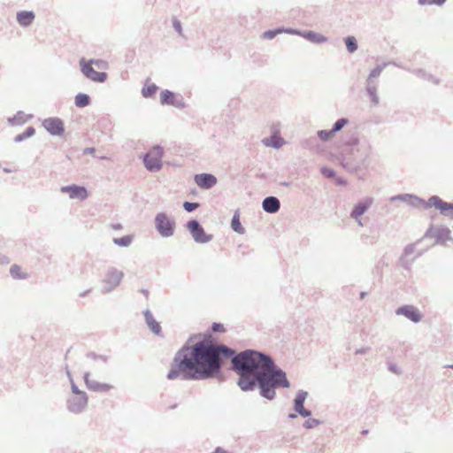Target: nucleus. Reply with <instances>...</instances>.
<instances>
[{
  "label": "nucleus",
  "mask_w": 453,
  "mask_h": 453,
  "mask_svg": "<svg viewBox=\"0 0 453 453\" xmlns=\"http://www.w3.org/2000/svg\"><path fill=\"white\" fill-rule=\"evenodd\" d=\"M87 357L92 358L95 361H102L103 363H107V361H108V357H106V356H97L95 353H88L87 355Z\"/></svg>",
  "instance_id": "obj_45"
},
{
  "label": "nucleus",
  "mask_w": 453,
  "mask_h": 453,
  "mask_svg": "<svg viewBox=\"0 0 453 453\" xmlns=\"http://www.w3.org/2000/svg\"><path fill=\"white\" fill-rule=\"evenodd\" d=\"M160 104L162 105H172L178 109H184L186 107L183 98L180 96H177L173 92L168 89L161 91Z\"/></svg>",
  "instance_id": "obj_9"
},
{
  "label": "nucleus",
  "mask_w": 453,
  "mask_h": 453,
  "mask_svg": "<svg viewBox=\"0 0 453 453\" xmlns=\"http://www.w3.org/2000/svg\"><path fill=\"white\" fill-rule=\"evenodd\" d=\"M429 204L434 205L442 215L453 218V203L444 202L439 196H433Z\"/></svg>",
  "instance_id": "obj_15"
},
{
  "label": "nucleus",
  "mask_w": 453,
  "mask_h": 453,
  "mask_svg": "<svg viewBox=\"0 0 453 453\" xmlns=\"http://www.w3.org/2000/svg\"><path fill=\"white\" fill-rule=\"evenodd\" d=\"M320 424V421L317 418H308L303 423V427L307 429H311L318 426Z\"/></svg>",
  "instance_id": "obj_39"
},
{
  "label": "nucleus",
  "mask_w": 453,
  "mask_h": 453,
  "mask_svg": "<svg viewBox=\"0 0 453 453\" xmlns=\"http://www.w3.org/2000/svg\"><path fill=\"white\" fill-rule=\"evenodd\" d=\"M70 384H71V392H72L71 395H80V394H87L85 391L79 389L78 386L75 384V382L73 380H72V382H70Z\"/></svg>",
  "instance_id": "obj_44"
},
{
  "label": "nucleus",
  "mask_w": 453,
  "mask_h": 453,
  "mask_svg": "<svg viewBox=\"0 0 453 453\" xmlns=\"http://www.w3.org/2000/svg\"><path fill=\"white\" fill-rule=\"evenodd\" d=\"M231 227L232 229L238 233V234H244L245 233V229L244 227L242 226L241 224V221H240V215H239V212L238 211H236L233 216V219L231 220Z\"/></svg>",
  "instance_id": "obj_25"
},
{
  "label": "nucleus",
  "mask_w": 453,
  "mask_h": 453,
  "mask_svg": "<svg viewBox=\"0 0 453 453\" xmlns=\"http://www.w3.org/2000/svg\"><path fill=\"white\" fill-rule=\"evenodd\" d=\"M372 203V197H365L362 199L354 206L349 215L350 218L354 219L358 224V226H363L364 224L362 222L361 216H363L368 211Z\"/></svg>",
  "instance_id": "obj_8"
},
{
  "label": "nucleus",
  "mask_w": 453,
  "mask_h": 453,
  "mask_svg": "<svg viewBox=\"0 0 453 453\" xmlns=\"http://www.w3.org/2000/svg\"><path fill=\"white\" fill-rule=\"evenodd\" d=\"M337 183L339 185H344V184H346V181L340 178V179L337 180Z\"/></svg>",
  "instance_id": "obj_59"
},
{
  "label": "nucleus",
  "mask_w": 453,
  "mask_h": 453,
  "mask_svg": "<svg viewBox=\"0 0 453 453\" xmlns=\"http://www.w3.org/2000/svg\"><path fill=\"white\" fill-rule=\"evenodd\" d=\"M282 186H285V187H289L290 186V183L288 182V181H283L280 183Z\"/></svg>",
  "instance_id": "obj_63"
},
{
  "label": "nucleus",
  "mask_w": 453,
  "mask_h": 453,
  "mask_svg": "<svg viewBox=\"0 0 453 453\" xmlns=\"http://www.w3.org/2000/svg\"><path fill=\"white\" fill-rule=\"evenodd\" d=\"M200 206V204L198 203H195V202H184L183 203V208L185 209V211H187L188 212H192L194 211L195 210H196L198 207Z\"/></svg>",
  "instance_id": "obj_40"
},
{
  "label": "nucleus",
  "mask_w": 453,
  "mask_h": 453,
  "mask_svg": "<svg viewBox=\"0 0 453 453\" xmlns=\"http://www.w3.org/2000/svg\"><path fill=\"white\" fill-rule=\"evenodd\" d=\"M132 241V235H125L120 238H113L112 240L113 243L119 247H128L131 245Z\"/></svg>",
  "instance_id": "obj_30"
},
{
  "label": "nucleus",
  "mask_w": 453,
  "mask_h": 453,
  "mask_svg": "<svg viewBox=\"0 0 453 453\" xmlns=\"http://www.w3.org/2000/svg\"><path fill=\"white\" fill-rule=\"evenodd\" d=\"M24 140H25V138H23V136L21 135V134H19L16 135V136H15V138H14V141H15L16 142H22V141H24Z\"/></svg>",
  "instance_id": "obj_55"
},
{
  "label": "nucleus",
  "mask_w": 453,
  "mask_h": 453,
  "mask_svg": "<svg viewBox=\"0 0 453 453\" xmlns=\"http://www.w3.org/2000/svg\"><path fill=\"white\" fill-rule=\"evenodd\" d=\"M450 230L448 227L444 226H437V227H430L425 237H433L436 239V243L442 242L447 240H451L450 237Z\"/></svg>",
  "instance_id": "obj_14"
},
{
  "label": "nucleus",
  "mask_w": 453,
  "mask_h": 453,
  "mask_svg": "<svg viewBox=\"0 0 453 453\" xmlns=\"http://www.w3.org/2000/svg\"><path fill=\"white\" fill-rule=\"evenodd\" d=\"M91 373L86 372L83 379L87 388L94 392H108L112 388V386L107 383H101L90 378Z\"/></svg>",
  "instance_id": "obj_16"
},
{
  "label": "nucleus",
  "mask_w": 453,
  "mask_h": 453,
  "mask_svg": "<svg viewBox=\"0 0 453 453\" xmlns=\"http://www.w3.org/2000/svg\"><path fill=\"white\" fill-rule=\"evenodd\" d=\"M366 295H367V293H366V292H364V291H363V292H361V293H360V298H361V299H364V298L366 296Z\"/></svg>",
  "instance_id": "obj_61"
},
{
  "label": "nucleus",
  "mask_w": 453,
  "mask_h": 453,
  "mask_svg": "<svg viewBox=\"0 0 453 453\" xmlns=\"http://www.w3.org/2000/svg\"><path fill=\"white\" fill-rule=\"evenodd\" d=\"M35 128L33 127H28L23 133H21V135L26 140V139L33 136L35 134Z\"/></svg>",
  "instance_id": "obj_48"
},
{
  "label": "nucleus",
  "mask_w": 453,
  "mask_h": 453,
  "mask_svg": "<svg viewBox=\"0 0 453 453\" xmlns=\"http://www.w3.org/2000/svg\"><path fill=\"white\" fill-rule=\"evenodd\" d=\"M103 284H104L103 289H102L103 293H110L117 288V287H113L112 283H103Z\"/></svg>",
  "instance_id": "obj_50"
},
{
  "label": "nucleus",
  "mask_w": 453,
  "mask_h": 453,
  "mask_svg": "<svg viewBox=\"0 0 453 453\" xmlns=\"http://www.w3.org/2000/svg\"><path fill=\"white\" fill-rule=\"evenodd\" d=\"M344 42L349 53H353L357 50V41L354 36H347Z\"/></svg>",
  "instance_id": "obj_31"
},
{
  "label": "nucleus",
  "mask_w": 453,
  "mask_h": 453,
  "mask_svg": "<svg viewBox=\"0 0 453 453\" xmlns=\"http://www.w3.org/2000/svg\"><path fill=\"white\" fill-rule=\"evenodd\" d=\"M446 0H418L420 5H437L441 6L444 4Z\"/></svg>",
  "instance_id": "obj_38"
},
{
  "label": "nucleus",
  "mask_w": 453,
  "mask_h": 453,
  "mask_svg": "<svg viewBox=\"0 0 453 453\" xmlns=\"http://www.w3.org/2000/svg\"><path fill=\"white\" fill-rule=\"evenodd\" d=\"M65 372H66V375L68 377L69 381L72 382V380H73V379L71 372H70V370L68 369L67 366L65 367Z\"/></svg>",
  "instance_id": "obj_54"
},
{
  "label": "nucleus",
  "mask_w": 453,
  "mask_h": 453,
  "mask_svg": "<svg viewBox=\"0 0 453 453\" xmlns=\"http://www.w3.org/2000/svg\"><path fill=\"white\" fill-rule=\"evenodd\" d=\"M95 152V148L91 147V148H86L84 150V154H92Z\"/></svg>",
  "instance_id": "obj_56"
},
{
  "label": "nucleus",
  "mask_w": 453,
  "mask_h": 453,
  "mask_svg": "<svg viewBox=\"0 0 453 453\" xmlns=\"http://www.w3.org/2000/svg\"><path fill=\"white\" fill-rule=\"evenodd\" d=\"M415 251V244H409L407 245L403 250V254L402 257V261H403L405 258H407L409 256H411Z\"/></svg>",
  "instance_id": "obj_42"
},
{
  "label": "nucleus",
  "mask_w": 453,
  "mask_h": 453,
  "mask_svg": "<svg viewBox=\"0 0 453 453\" xmlns=\"http://www.w3.org/2000/svg\"><path fill=\"white\" fill-rule=\"evenodd\" d=\"M287 32L292 35H302L303 38L314 43H324L327 41V38L325 35L318 34L311 30L302 32L296 29H288Z\"/></svg>",
  "instance_id": "obj_18"
},
{
  "label": "nucleus",
  "mask_w": 453,
  "mask_h": 453,
  "mask_svg": "<svg viewBox=\"0 0 453 453\" xmlns=\"http://www.w3.org/2000/svg\"><path fill=\"white\" fill-rule=\"evenodd\" d=\"M154 225L160 236L164 238H169L174 234L176 227L175 220L165 212H158L155 216Z\"/></svg>",
  "instance_id": "obj_2"
},
{
  "label": "nucleus",
  "mask_w": 453,
  "mask_h": 453,
  "mask_svg": "<svg viewBox=\"0 0 453 453\" xmlns=\"http://www.w3.org/2000/svg\"><path fill=\"white\" fill-rule=\"evenodd\" d=\"M141 292H142V293L146 297H148V296H149V291H148L147 289L142 288V289L141 290Z\"/></svg>",
  "instance_id": "obj_60"
},
{
  "label": "nucleus",
  "mask_w": 453,
  "mask_h": 453,
  "mask_svg": "<svg viewBox=\"0 0 453 453\" xmlns=\"http://www.w3.org/2000/svg\"><path fill=\"white\" fill-rule=\"evenodd\" d=\"M365 89L372 104L373 105H378L380 104V98L377 95V85H366Z\"/></svg>",
  "instance_id": "obj_28"
},
{
  "label": "nucleus",
  "mask_w": 453,
  "mask_h": 453,
  "mask_svg": "<svg viewBox=\"0 0 453 453\" xmlns=\"http://www.w3.org/2000/svg\"><path fill=\"white\" fill-rule=\"evenodd\" d=\"M227 358L231 360V369L239 376L237 385L242 391L257 388L262 397L272 401L276 397V389L290 387L286 372L269 355L255 349L236 353L228 346L211 342L207 338L194 344L187 342L176 352L167 379L181 377L186 380H203L215 378Z\"/></svg>",
  "instance_id": "obj_1"
},
{
  "label": "nucleus",
  "mask_w": 453,
  "mask_h": 453,
  "mask_svg": "<svg viewBox=\"0 0 453 453\" xmlns=\"http://www.w3.org/2000/svg\"><path fill=\"white\" fill-rule=\"evenodd\" d=\"M397 316H403L413 323H418L422 319V314L419 310L411 304L399 306L395 310Z\"/></svg>",
  "instance_id": "obj_10"
},
{
  "label": "nucleus",
  "mask_w": 453,
  "mask_h": 453,
  "mask_svg": "<svg viewBox=\"0 0 453 453\" xmlns=\"http://www.w3.org/2000/svg\"><path fill=\"white\" fill-rule=\"evenodd\" d=\"M124 277V273L122 271L118 270L115 267H110L105 273L103 283H112L113 287H118L122 279Z\"/></svg>",
  "instance_id": "obj_19"
},
{
  "label": "nucleus",
  "mask_w": 453,
  "mask_h": 453,
  "mask_svg": "<svg viewBox=\"0 0 453 453\" xmlns=\"http://www.w3.org/2000/svg\"><path fill=\"white\" fill-rule=\"evenodd\" d=\"M10 274L14 279H25L26 276L21 273V269L19 265H13L10 268Z\"/></svg>",
  "instance_id": "obj_33"
},
{
  "label": "nucleus",
  "mask_w": 453,
  "mask_h": 453,
  "mask_svg": "<svg viewBox=\"0 0 453 453\" xmlns=\"http://www.w3.org/2000/svg\"><path fill=\"white\" fill-rule=\"evenodd\" d=\"M87 63H89V65H91L93 67L95 65L98 69H106L108 66L107 62L102 59H89L87 60Z\"/></svg>",
  "instance_id": "obj_36"
},
{
  "label": "nucleus",
  "mask_w": 453,
  "mask_h": 453,
  "mask_svg": "<svg viewBox=\"0 0 453 453\" xmlns=\"http://www.w3.org/2000/svg\"><path fill=\"white\" fill-rule=\"evenodd\" d=\"M35 15L32 11H20L17 13V21L21 27H28L35 20Z\"/></svg>",
  "instance_id": "obj_23"
},
{
  "label": "nucleus",
  "mask_w": 453,
  "mask_h": 453,
  "mask_svg": "<svg viewBox=\"0 0 453 453\" xmlns=\"http://www.w3.org/2000/svg\"><path fill=\"white\" fill-rule=\"evenodd\" d=\"M368 350V348H361V349H357L355 353L357 355H362V354H365Z\"/></svg>",
  "instance_id": "obj_52"
},
{
  "label": "nucleus",
  "mask_w": 453,
  "mask_h": 453,
  "mask_svg": "<svg viewBox=\"0 0 453 453\" xmlns=\"http://www.w3.org/2000/svg\"><path fill=\"white\" fill-rule=\"evenodd\" d=\"M61 193L68 194L70 199H77L84 201L88 197V192L83 186L72 184L68 186H63L60 188Z\"/></svg>",
  "instance_id": "obj_11"
},
{
  "label": "nucleus",
  "mask_w": 453,
  "mask_h": 453,
  "mask_svg": "<svg viewBox=\"0 0 453 453\" xmlns=\"http://www.w3.org/2000/svg\"><path fill=\"white\" fill-rule=\"evenodd\" d=\"M415 75H417L418 77H420L427 81H430L434 84H439V80L436 79L434 76H433L432 74L426 73L425 70L423 69H415V70H412L411 71Z\"/></svg>",
  "instance_id": "obj_27"
},
{
  "label": "nucleus",
  "mask_w": 453,
  "mask_h": 453,
  "mask_svg": "<svg viewBox=\"0 0 453 453\" xmlns=\"http://www.w3.org/2000/svg\"><path fill=\"white\" fill-rule=\"evenodd\" d=\"M79 65L81 72L87 79L98 83H103L107 80L108 74L104 72L96 71L89 63H87L86 58H81L79 61Z\"/></svg>",
  "instance_id": "obj_5"
},
{
  "label": "nucleus",
  "mask_w": 453,
  "mask_h": 453,
  "mask_svg": "<svg viewBox=\"0 0 453 453\" xmlns=\"http://www.w3.org/2000/svg\"><path fill=\"white\" fill-rule=\"evenodd\" d=\"M411 198H412L411 194H401V195H396V196H391L389 201L391 203H394L396 201H402L404 203H408V201H410V199H411Z\"/></svg>",
  "instance_id": "obj_37"
},
{
  "label": "nucleus",
  "mask_w": 453,
  "mask_h": 453,
  "mask_svg": "<svg viewBox=\"0 0 453 453\" xmlns=\"http://www.w3.org/2000/svg\"><path fill=\"white\" fill-rule=\"evenodd\" d=\"M320 172L324 176H326V178H329V179H332L335 176V172L332 168L323 166L320 169Z\"/></svg>",
  "instance_id": "obj_43"
},
{
  "label": "nucleus",
  "mask_w": 453,
  "mask_h": 453,
  "mask_svg": "<svg viewBox=\"0 0 453 453\" xmlns=\"http://www.w3.org/2000/svg\"><path fill=\"white\" fill-rule=\"evenodd\" d=\"M363 150L362 158L357 162H351L348 157H342V165L349 172H356L360 166L365 165L367 163V159L369 157L370 152L372 150V146L367 144L366 146H361L357 150Z\"/></svg>",
  "instance_id": "obj_7"
},
{
  "label": "nucleus",
  "mask_w": 453,
  "mask_h": 453,
  "mask_svg": "<svg viewBox=\"0 0 453 453\" xmlns=\"http://www.w3.org/2000/svg\"><path fill=\"white\" fill-rule=\"evenodd\" d=\"M158 89V87L154 84V83H151V84H145L143 86V88H142V96L145 98H150V97H152L157 90Z\"/></svg>",
  "instance_id": "obj_29"
},
{
  "label": "nucleus",
  "mask_w": 453,
  "mask_h": 453,
  "mask_svg": "<svg viewBox=\"0 0 453 453\" xmlns=\"http://www.w3.org/2000/svg\"><path fill=\"white\" fill-rule=\"evenodd\" d=\"M164 150L159 145L153 146L150 150L143 156V164L150 172L161 170Z\"/></svg>",
  "instance_id": "obj_3"
},
{
  "label": "nucleus",
  "mask_w": 453,
  "mask_h": 453,
  "mask_svg": "<svg viewBox=\"0 0 453 453\" xmlns=\"http://www.w3.org/2000/svg\"><path fill=\"white\" fill-rule=\"evenodd\" d=\"M388 65H395L396 66H401L400 65L395 64V62H384L382 64L378 65L375 68H373L367 79H366V85H377L376 79L381 74L383 70Z\"/></svg>",
  "instance_id": "obj_20"
},
{
  "label": "nucleus",
  "mask_w": 453,
  "mask_h": 453,
  "mask_svg": "<svg viewBox=\"0 0 453 453\" xmlns=\"http://www.w3.org/2000/svg\"><path fill=\"white\" fill-rule=\"evenodd\" d=\"M317 134L318 137L323 142H327L334 136V133H331V130H319L318 131Z\"/></svg>",
  "instance_id": "obj_34"
},
{
  "label": "nucleus",
  "mask_w": 453,
  "mask_h": 453,
  "mask_svg": "<svg viewBox=\"0 0 453 453\" xmlns=\"http://www.w3.org/2000/svg\"><path fill=\"white\" fill-rule=\"evenodd\" d=\"M88 292H89V290H86L83 293H81L80 296H85Z\"/></svg>",
  "instance_id": "obj_64"
},
{
  "label": "nucleus",
  "mask_w": 453,
  "mask_h": 453,
  "mask_svg": "<svg viewBox=\"0 0 453 453\" xmlns=\"http://www.w3.org/2000/svg\"><path fill=\"white\" fill-rule=\"evenodd\" d=\"M9 260L8 257L4 255L0 254V264H8Z\"/></svg>",
  "instance_id": "obj_53"
},
{
  "label": "nucleus",
  "mask_w": 453,
  "mask_h": 453,
  "mask_svg": "<svg viewBox=\"0 0 453 453\" xmlns=\"http://www.w3.org/2000/svg\"><path fill=\"white\" fill-rule=\"evenodd\" d=\"M308 396V392L304 390H299L294 399V411L303 418H309L311 415V411L305 409L303 404Z\"/></svg>",
  "instance_id": "obj_13"
},
{
  "label": "nucleus",
  "mask_w": 453,
  "mask_h": 453,
  "mask_svg": "<svg viewBox=\"0 0 453 453\" xmlns=\"http://www.w3.org/2000/svg\"><path fill=\"white\" fill-rule=\"evenodd\" d=\"M388 369H389V371H391V372H395V373H396V372H397V368H396V366H395V365H390L388 366Z\"/></svg>",
  "instance_id": "obj_57"
},
{
  "label": "nucleus",
  "mask_w": 453,
  "mask_h": 453,
  "mask_svg": "<svg viewBox=\"0 0 453 453\" xmlns=\"http://www.w3.org/2000/svg\"><path fill=\"white\" fill-rule=\"evenodd\" d=\"M349 119L346 118H341L337 119L331 129V133H334L335 134L337 132L341 131L346 125L349 124Z\"/></svg>",
  "instance_id": "obj_32"
},
{
  "label": "nucleus",
  "mask_w": 453,
  "mask_h": 453,
  "mask_svg": "<svg viewBox=\"0 0 453 453\" xmlns=\"http://www.w3.org/2000/svg\"><path fill=\"white\" fill-rule=\"evenodd\" d=\"M281 29L267 30L264 32L263 38L267 40L273 39L278 34L281 33Z\"/></svg>",
  "instance_id": "obj_41"
},
{
  "label": "nucleus",
  "mask_w": 453,
  "mask_h": 453,
  "mask_svg": "<svg viewBox=\"0 0 453 453\" xmlns=\"http://www.w3.org/2000/svg\"><path fill=\"white\" fill-rule=\"evenodd\" d=\"M211 331L213 333H223L226 330H225V327H224V326L222 324L214 322L211 325Z\"/></svg>",
  "instance_id": "obj_47"
},
{
  "label": "nucleus",
  "mask_w": 453,
  "mask_h": 453,
  "mask_svg": "<svg viewBox=\"0 0 453 453\" xmlns=\"http://www.w3.org/2000/svg\"><path fill=\"white\" fill-rule=\"evenodd\" d=\"M88 403V397L87 394L70 395L66 400V408L71 413L78 415L87 409Z\"/></svg>",
  "instance_id": "obj_6"
},
{
  "label": "nucleus",
  "mask_w": 453,
  "mask_h": 453,
  "mask_svg": "<svg viewBox=\"0 0 453 453\" xmlns=\"http://www.w3.org/2000/svg\"><path fill=\"white\" fill-rule=\"evenodd\" d=\"M262 208L265 212L273 214L280 211V202L275 196H267L262 202Z\"/></svg>",
  "instance_id": "obj_21"
},
{
  "label": "nucleus",
  "mask_w": 453,
  "mask_h": 453,
  "mask_svg": "<svg viewBox=\"0 0 453 453\" xmlns=\"http://www.w3.org/2000/svg\"><path fill=\"white\" fill-rule=\"evenodd\" d=\"M412 198L410 199V201H408V204L413 208H420V207H423L425 209H427V208H430L432 207L433 205H430L429 203H430V198L428 199V201H425L424 199L415 196V195H411Z\"/></svg>",
  "instance_id": "obj_24"
},
{
  "label": "nucleus",
  "mask_w": 453,
  "mask_h": 453,
  "mask_svg": "<svg viewBox=\"0 0 453 453\" xmlns=\"http://www.w3.org/2000/svg\"><path fill=\"white\" fill-rule=\"evenodd\" d=\"M194 180L203 189H210L217 184V178L211 173L196 174Z\"/></svg>",
  "instance_id": "obj_17"
},
{
  "label": "nucleus",
  "mask_w": 453,
  "mask_h": 453,
  "mask_svg": "<svg viewBox=\"0 0 453 453\" xmlns=\"http://www.w3.org/2000/svg\"><path fill=\"white\" fill-rule=\"evenodd\" d=\"M173 27L180 35H182L181 23L178 19H174L173 20Z\"/></svg>",
  "instance_id": "obj_49"
},
{
  "label": "nucleus",
  "mask_w": 453,
  "mask_h": 453,
  "mask_svg": "<svg viewBox=\"0 0 453 453\" xmlns=\"http://www.w3.org/2000/svg\"><path fill=\"white\" fill-rule=\"evenodd\" d=\"M111 226H112V228H113V229H115V230H119V229H121V228H122V226H121V224H119V223L113 224Z\"/></svg>",
  "instance_id": "obj_58"
},
{
  "label": "nucleus",
  "mask_w": 453,
  "mask_h": 453,
  "mask_svg": "<svg viewBox=\"0 0 453 453\" xmlns=\"http://www.w3.org/2000/svg\"><path fill=\"white\" fill-rule=\"evenodd\" d=\"M75 105L79 108H84L90 104L91 100L88 95L79 93L74 98Z\"/></svg>",
  "instance_id": "obj_26"
},
{
  "label": "nucleus",
  "mask_w": 453,
  "mask_h": 453,
  "mask_svg": "<svg viewBox=\"0 0 453 453\" xmlns=\"http://www.w3.org/2000/svg\"><path fill=\"white\" fill-rule=\"evenodd\" d=\"M358 142H359V139L357 137V135L356 134H352L346 142H345V144L348 145V146H351V147H354V146H357L358 144Z\"/></svg>",
  "instance_id": "obj_46"
},
{
  "label": "nucleus",
  "mask_w": 453,
  "mask_h": 453,
  "mask_svg": "<svg viewBox=\"0 0 453 453\" xmlns=\"http://www.w3.org/2000/svg\"><path fill=\"white\" fill-rule=\"evenodd\" d=\"M288 418H291V419H294V418H296V414H295V413H290V414L288 415Z\"/></svg>",
  "instance_id": "obj_62"
},
{
  "label": "nucleus",
  "mask_w": 453,
  "mask_h": 453,
  "mask_svg": "<svg viewBox=\"0 0 453 453\" xmlns=\"http://www.w3.org/2000/svg\"><path fill=\"white\" fill-rule=\"evenodd\" d=\"M186 227L196 243H208L212 240V235L206 234L203 227L196 219L188 220L186 224Z\"/></svg>",
  "instance_id": "obj_4"
},
{
  "label": "nucleus",
  "mask_w": 453,
  "mask_h": 453,
  "mask_svg": "<svg viewBox=\"0 0 453 453\" xmlns=\"http://www.w3.org/2000/svg\"><path fill=\"white\" fill-rule=\"evenodd\" d=\"M42 127L54 136H60L65 132L63 120L57 117L45 119Z\"/></svg>",
  "instance_id": "obj_12"
},
{
  "label": "nucleus",
  "mask_w": 453,
  "mask_h": 453,
  "mask_svg": "<svg viewBox=\"0 0 453 453\" xmlns=\"http://www.w3.org/2000/svg\"><path fill=\"white\" fill-rule=\"evenodd\" d=\"M143 315L145 318L146 324L148 327L150 329L152 333H154L157 335L161 334V326L159 323L154 319L152 313L150 310H145L143 311Z\"/></svg>",
  "instance_id": "obj_22"
},
{
  "label": "nucleus",
  "mask_w": 453,
  "mask_h": 453,
  "mask_svg": "<svg viewBox=\"0 0 453 453\" xmlns=\"http://www.w3.org/2000/svg\"><path fill=\"white\" fill-rule=\"evenodd\" d=\"M9 122L11 124H12V125H18V124L22 123V121L20 120V119L18 116H14L13 118H10L9 119Z\"/></svg>",
  "instance_id": "obj_51"
},
{
  "label": "nucleus",
  "mask_w": 453,
  "mask_h": 453,
  "mask_svg": "<svg viewBox=\"0 0 453 453\" xmlns=\"http://www.w3.org/2000/svg\"><path fill=\"white\" fill-rule=\"evenodd\" d=\"M272 139L273 140V142H268V139H264L263 140V142L266 145V146H272L275 149H279L282 146L283 144V140L280 137H272Z\"/></svg>",
  "instance_id": "obj_35"
}]
</instances>
